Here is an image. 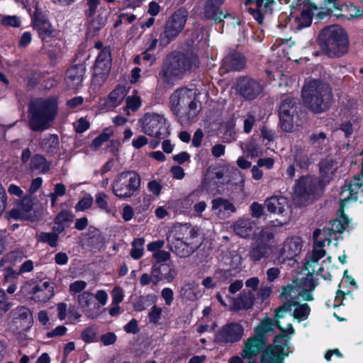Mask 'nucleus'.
<instances>
[{
  "mask_svg": "<svg viewBox=\"0 0 363 363\" xmlns=\"http://www.w3.org/2000/svg\"><path fill=\"white\" fill-rule=\"evenodd\" d=\"M141 184L140 175L134 171L120 173L113 180L112 191L122 199H128L137 195Z\"/></svg>",
  "mask_w": 363,
  "mask_h": 363,
  "instance_id": "obj_7",
  "label": "nucleus"
},
{
  "mask_svg": "<svg viewBox=\"0 0 363 363\" xmlns=\"http://www.w3.org/2000/svg\"><path fill=\"white\" fill-rule=\"evenodd\" d=\"M292 306L295 307L293 316L299 321L307 319L310 314L311 308L307 303L299 304L293 301H289L284 303L277 309L275 315L276 325L283 333L293 334L294 333L291 323H287L286 327H284L280 320V319L285 318V313L291 311Z\"/></svg>",
  "mask_w": 363,
  "mask_h": 363,
  "instance_id": "obj_10",
  "label": "nucleus"
},
{
  "mask_svg": "<svg viewBox=\"0 0 363 363\" xmlns=\"http://www.w3.org/2000/svg\"><path fill=\"white\" fill-rule=\"evenodd\" d=\"M112 303L111 305L119 304L123 300V291L119 286H116L111 291Z\"/></svg>",
  "mask_w": 363,
  "mask_h": 363,
  "instance_id": "obj_58",
  "label": "nucleus"
},
{
  "mask_svg": "<svg viewBox=\"0 0 363 363\" xmlns=\"http://www.w3.org/2000/svg\"><path fill=\"white\" fill-rule=\"evenodd\" d=\"M152 257L156 259V263L162 264V262L170 259L171 255L169 252L161 250L159 252L153 253Z\"/></svg>",
  "mask_w": 363,
  "mask_h": 363,
  "instance_id": "obj_63",
  "label": "nucleus"
},
{
  "mask_svg": "<svg viewBox=\"0 0 363 363\" xmlns=\"http://www.w3.org/2000/svg\"><path fill=\"white\" fill-rule=\"evenodd\" d=\"M59 145L58 136L55 134L45 135L40 142L41 149L48 152H53Z\"/></svg>",
  "mask_w": 363,
  "mask_h": 363,
  "instance_id": "obj_39",
  "label": "nucleus"
},
{
  "mask_svg": "<svg viewBox=\"0 0 363 363\" xmlns=\"http://www.w3.org/2000/svg\"><path fill=\"white\" fill-rule=\"evenodd\" d=\"M357 125H354L350 121H347L340 124V130L345 133L346 138H349L357 129Z\"/></svg>",
  "mask_w": 363,
  "mask_h": 363,
  "instance_id": "obj_62",
  "label": "nucleus"
},
{
  "mask_svg": "<svg viewBox=\"0 0 363 363\" xmlns=\"http://www.w3.org/2000/svg\"><path fill=\"white\" fill-rule=\"evenodd\" d=\"M11 304L7 301V296L4 290L0 289V318L10 309Z\"/></svg>",
  "mask_w": 363,
  "mask_h": 363,
  "instance_id": "obj_56",
  "label": "nucleus"
},
{
  "mask_svg": "<svg viewBox=\"0 0 363 363\" xmlns=\"http://www.w3.org/2000/svg\"><path fill=\"white\" fill-rule=\"evenodd\" d=\"M179 294L186 301H196L201 296V289L198 283L194 281H186L183 284Z\"/></svg>",
  "mask_w": 363,
  "mask_h": 363,
  "instance_id": "obj_32",
  "label": "nucleus"
},
{
  "mask_svg": "<svg viewBox=\"0 0 363 363\" xmlns=\"http://www.w3.org/2000/svg\"><path fill=\"white\" fill-rule=\"evenodd\" d=\"M340 162L333 156H328L319 162L320 179L323 184H328L335 176Z\"/></svg>",
  "mask_w": 363,
  "mask_h": 363,
  "instance_id": "obj_22",
  "label": "nucleus"
},
{
  "mask_svg": "<svg viewBox=\"0 0 363 363\" xmlns=\"http://www.w3.org/2000/svg\"><path fill=\"white\" fill-rule=\"evenodd\" d=\"M340 11V13L335 14L338 18H343L350 20L353 18L359 17L362 14V11L352 4L342 5Z\"/></svg>",
  "mask_w": 363,
  "mask_h": 363,
  "instance_id": "obj_38",
  "label": "nucleus"
},
{
  "mask_svg": "<svg viewBox=\"0 0 363 363\" xmlns=\"http://www.w3.org/2000/svg\"><path fill=\"white\" fill-rule=\"evenodd\" d=\"M57 232L45 233L42 232L38 235V240L40 242L47 243L52 247L57 245L59 236Z\"/></svg>",
  "mask_w": 363,
  "mask_h": 363,
  "instance_id": "obj_46",
  "label": "nucleus"
},
{
  "mask_svg": "<svg viewBox=\"0 0 363 363\" xmlns=\"http://www.w3.org/2000/svg\"><path fill=\"white\" fill-rule=\"evenodd\" d=\"M293 116L294 114L289 113L279 114V124L283 130L289 133L294 131Z\"/></svg>",
  "mask_w": 363,
  "mask_h": 363,
  "instance_id": "obj_49",
  "label": "nucleus"
},
{
  "mask_svg": "<svg viewBox=\"0 0 363 363\" xmlns=\"http://www.w3.org/2000/svg\"><path fill=\"white\" fill-rule=\"evenodd\" d=\"M242 148L252 158L258 157L262 153L260 145L254 140L249 141L245 147L242 146Z\"/></svg>",
  "mask_w": 363,
  "mask_h": 363,
  "instance_id": "obj_50",
  "label": "nucleus"
},
{
  "mask_svg": "<svg viewBox=\"0 0 363 363\" xmlns=\"http://www.w3.org/2000/svg\"><path fill=\"white\" fill-rule=\"evenodd\" d=\"M21 292L38 303L48 302L55 294L53 284L49 281H26L21 287Z\"/></svg>",
  "mask_w": 363,
  "mask_h": 363,
  "instance_id": "obj_12",
  "label": "nucleus"
},
{
  "mask_svg": "<svg viewBox=\"0 0 363 363\" xmlns=\"http://www.w3.org/2000/svg\"><path fill=\"white\" fill-rule=\"evenodd\" d=\"M113 134L111 128H106L103 132L94 138L91 144V148L97 150L104 143L107 142L110 137Z\"/></svg>",
  "mask_w": 363,
  "mask_h": 363,
  "instance_id": "obj_45",
  "label": "nucleus"
},
{
  "mask_svg": "<svg viewBox=\"0 0 363 363\" xmlns=\"http://www.w3.org/2000/svg\"><path fill=\"white\" fill-rule=\"evenodd\" d=\"M266 340L259 337L255 333L254 336L247 338L243 343V349L240 353L243 359H252L257 357L264 349Z\"/></svg>",
  "mask_w": 363,
  "mask_h": 363,
  "instance_id": "obj_23",
  "label": "nucleus"
},
{
  "mask_svg": "<svg viewBox=\"0 0 363 363\" xmlns=\"http://www.w3.org/2000/svg\"><path fill=\"white\" fill-rule=\"evenodd\" d=\"M294 163L301 168L306 167L308 164L307 155L301 150H296L294 153Z\"/></svg>",
  "mask_w": 363,
  "mask_h": 363,
  "instance_id": "obj_53",
  "label": "nucleus"
},
{
  "mask_svg": "<svg viewBox=\"0 0 363 363\" xmlns=\"http://www.w3.org/2000/svg\"><path fill=\"white\" fill-rule=\"evenodd\" d=\"M82 339L86 343H91L96 341V333L94 327L85 328L81 335Z\"/></svg>",
  "mask_w": 363,
  "mask_h": 363,
  "instance_id": "obj_55",
  "label": "nucleus"
},
{
  "mask_svg": "<svg viewBox=\"0 0 363 363\" xmlns=\"http://www.w3.org/2000/svg\"><path fill=\"white\" fill-rule=\"evenodd\" d=\"M198 57L194 54L171 53L164 60L158 73V82L164 86L172 87L188 72L197 67Z\"/></svg>",
  "mask_w": 363,
  "mask_h": 363,
  "instance_id": "obj_2",
  "label": "nucleus"
},
{
  "mask_svg": "<svg viewBox=\"0 0 363 363\" xmlns=\"http://www.w3.org/2000/svg\"><path fill=\"white\" fill-rule=\"evenodd\" d=\"M255 295L250 291H242L239 296L232 301L231 309L233 311L247 310L252 307Z\"/></svg>",
  "mask_w": 363,
  "mask_h": 363,
  "instance_id": "obj_31",
  "label": "nucleus"
},
{
  "mask_svg": "<svg viewBox=\"0 0 363 363\" xmlns=\"http://www.w3.org/2000/svg\"><path fill=\"white\" fill-rule=\"evenodd\" d=\"M86 72V67L84 64H78L71 67L66 73L65 81L67 86L75 89L81 86Z\"/></svg>",
  "mask_w": 363,
  "mask_h": 363,
  "instance_id": "obj_29",
  "label": "nucleus"
},
{
  "mask_svg": "<svg viewBox=\"0 0 363 363\" xmlns=\"http://www.w3.org/2000/svg\"><path fill=\"white\" fill-rule=\"evenodd\" d=\"M318 39L323 50L330 57H340L348 51V34L339 25L333 24L323 28L319 33Z\"/></svg>",
  "mask_w": 363,
  "mask_h": 363,
  "instance_id": "obj_3",
  "label": "nucleus"
},
{
  "mask_svg": "<svg viewBox=\"0 0 363 363\" xmlns=\"http://www.w3.org/2000/svg\"><path fill=\"white\" fill-rule=\"evenodd\" d=\"M322 235L320 229H316L313 233V237L314 240L313 249L310 255H308L305 259V268L309 270L312 269V273L317 272L320 276L327 279V275L323 274V267H319L317 270L315 269V264L318 262L319 259L323 258L325 255V250H324L325 243L327 242L329 245L330 242V238H320Z\"/></svg>",
  "mask_w": 363,
  "mask_h": 363,
  "instance_id": "obj_13",
  "label": "nucleus"
},
{
  "mask_svg": "<svg viewBox=\"0 0 363 363\" xmlns=\"http://www.w3.org/2000/svg\"><path fill=\"white\" fill-rule=\"evenodd\" d=\"M0 24L4 27L19 28L21 25V20L16 15L0 14Z\"/></svg>",
  "mask_w": 363,
  "mask_h": 363,
  "instance_id": "obj_47",
  "label": "nucleus"
},
{
  "mask_svg": "<svg viewBox=\"0 0 363 363\" xmlns=\"http://www.w3.org/2000/svg\"><path fill=\"white\" fill-rule=\"evenodd\" d=\"M353 201L352 200H350L346 201L344 205H342L341 200L340 199V208L339 209V212L341 213L340 216L333 220L330 224V227L324 228L322 231V236L325 238H328V236H332L333 234L338 233H342L344 230H347L349 228L350 221L348 218L343 214V208L347 203Z\"/></svg>",
  "mask_w": 363,
  "mask_h": 363,
  "instance_id": "obj_24",
  "label": "nucleus"
},
{
  "mask_svg": "<svg viewBox=\"0 0 363 363\" xmlns=\"http://www.w3.org/2000/svg\"><path fill=\"white\" fill-rule=\"evenodd\" d=\"M33 202L30 199L24 198L16 208L9 211V216L13 219L28 220L32 216Z\"/></svg>",
  "mask_w": 363,
  "mask_h": 363,
  "instance_id": "obj_30",
  "label": "nucleus"
},
{
  "mask_svg": "<svg viewBox=\"0 0 363 363\" xmlns=\"http://www.w3.org/2000/svg\"><path fill=\"white\" fill-rule=\"evenodd\" d=\"M50 164L41 155H35L30 159L29 169L39 174H45L50 169Z\"/></svg>",
  "mask_w": 363,
  "mask_h": 363,
  "instance_id": "obj_37",
  "label": "nucleus"
},
{
  "mask_svg": "<svg viewBox=\"0 0 363 363\" xmlns=\"http://www.w3.org/2000/svg\"><path fill=\"white\" fill-rule=\"evenodd\" d=\"M273 0H245L246 10L261 23L264 14L272 13Z\"/></svg>",
  "mask_w": 363,
  "mask_h": 363,
  "instance_id": "obj_19",
  "label": "nucleus"
},
{
  "mask_svg": "<svg viewBox=\"0 0 363 363\" xmlns=\"http://www.w3.org/2000/svg\"><path fill=\"white\" fill-rule=\"evenodd\" d=\"M318 187V181L316 177H302L296 183L294 193L297 196L307 199L316 194Z\"/></svg>",
  "mask_w": 363,
  "mask_h": 363,
  "instance_id": "obj_20",
  "label": "nucleus"
},
{
  "mask_svg": "<svg viewBox=\"0 0 363 363\" xmlns=\"http://www.w3.org/2000/svg\"><path fill=\"white\" fill-rule=\"evenodd\" d=\"M244 335V328L238 323H228L220 328L215 336V340L220 344H233L239 342Z\"/></svg>",
  "mask_w": 363,
  "mask_h": 363,
  "instance_id": "obj_17",
  "label": "nucleus"
},
{
  "mask_svg": "<svg viewBox=\"0 0 363 363\" xmlns=\"http://www.w3.org/2000/svg\"><path fill=\"white\" fill-rule=\"evenodd\" d=\"M250 211L252 217L255 218H259L262 217L264 213V207L262 204L257 202H253L250 206Z\"/></svg>",
  "mask_w": 363,
  "mask_h": 363,
  "instance_id": "obj_61",
  "label": "nucleus"
},
{
  "mask_svg": "<svg viewBox=\"0 0 363 363\" xmlns=\"http://www.w3.org/2000/svg\"><path fill=\"white\" fill-rule=\"evenodd\" d=\"M127 95V90L124 86H118L113 90L108 99V104L113 107L121 104Z\"/></svg>",
  "mask_w": 363,
  "mask_h": 363,
  "instance_id": "obj_40",
  "label": "nucleus"
},
{
  "mask_svg": "<svg viewBox=\"0 0 363 363\" xmlns=\"http://www.w3.org/2000/svg\"><path fill=\"white\" fill-rule=\"evenodd\" d=\"M85 6L84 14L87 21L88 30L96 34L106 25L109 13L101 6V0H85Z\"/></svg>",
  "mask_w": 363,
  "mask_h": 363,
  "instance_id": "obj_11",
  "label": "nucleus"
},
{
  "mask_svg": "<svg viewBox=\"0 0 363 363\" xmlns=\"http://www.w3.org/2000/svg\"><path fill=\"white\" fill-rule=\"evenodd\" d=\"M166 240L169 250L180 258L190 257L201 245L199 228L187 223L174 226Z\"/></svg>",
  "mask_w": 363,
  "mask_h": 363,
  "instance_id": "obj_1",
  "label": "nucleus"
},
{
  "mask_svg": "<svg viewBox=\"0 0 363 363\" xmlns=\"http://www.w3.org/2000/svg\"><path fill=\"white\" fill-rule=\"evenodd\" d=\"M211 203L212 211H215L220 217L229 216L230 213L236 211L233 203L226 199L216 198L212 200Z\"/></svg>",
  "mask_w": 363,
  "mask_h": 363,
  "instance_id": "obj_33",
  "label": "nucleus"
},
{
  "mask_svg": "<svg viewBox=\"0 0 363 363\" xmlns=\"http://www.w3.org/2000/svg\"><path fill=\"white\" fill-rule=\"evenodd\" d=\"M92 203L93 198L91 195H88L78 201L76 204L75 209L78 211H82L90 208Z\"/></svg>",
  "mask_w": 363,
  "mask_h": 363,
  "instance_id": "obj_57",
  "label": "nucleus"
},
{
  "mask_svg": "<svg viewBox=\"0 0 363 363\" xmlns=\"http://www.w3.org/2000/svg\"><path fill=\"white\" fill-rule=\"evenodd\" d=\"M143 133L158 139H164L170 134L169 124L164 114L146 113L138 121Z\"/></svg>",
  "mask_w": 363,
  "mask_h": 363,
  "instance_id": "obj_8",
  "label": "nucleus"
},
{
  "mask_svg": "<svg viewBox=\"0 0 363 363\" xmlns=\"http://www.w3.org/2000/svg\"><path fill=\"white\" fill-rule=\"evenodd\" d=\"M93 298V294L89 291H83L78 296L79 305L84 310H86L91 305Z\"/></svg>",
  "mask_w": 363,
  "mask_h": 363,
  "instance_id": "obj_54",
  "label": "nucleus"
},
{
  "mask_svg": "<svg viewBox=\"0 0 363 363\" xmlns=\"http://www.w3.org/2000/svg\"><path fill=\"white\" fill-rule=\"evenodd\" d=\"M73 214L68 211H62L55 218L53 231L61 233L68 228L73 220Z\"/></svg>",
  "mask_w": 363,
  "mask_h": 363,
  "instance_id": "obj_36",
  "label": "nucleus"
},
{
  "mask_svg": "<svg viewBox=\"0 0 363 363\" xmlns=\"http://www.w3.org/2000/svg\"><path fill=\"white\" fill-rule=\"evenodd\" d=\"M297 103V99L292 98L290 96H284V98L281 99V104L279 107V114H294Z\"/></svg>",
  "mask_w": 363,
  "mask_h": 363,
  "instance_id": "obj_44",
  "label": "nucleus"
},
{
  "mask_svg": "<svg viewBox=\"0 0 363 363\" xmlns=\"http://www.w3.org/2000/svg\"><path fill=\"white\" fill-rule=\"evenodd\" d=\"M235 90L238 95L244 99L252 101L262 93L263 86L260 82L244 76L237 79Z\"/></svg>",
  "mask_w": 363,
  "mask_h": 363,
  "instance_id": "obj_16",
  "label": "nucleus"
},
{
  "mask_svg": "<svg viewBox=\"0 0 363 363\" xmlns=\"http://www.w3.org/2000/svg\"><path fill=\"white\" fill-rule=\"evenodd\" d=\"M246 59L240 52H230L223 60L220 71H240L245 67Z\"/></svg>",
  "mask_w": 363,
  "mask_h": 363,
  "instance_id": "obj_26",
  "label": "nucleus"
},
{
  "mask_svg": "<svg viewBox=\"0 0 363 363\" xmlns=\"http://www.w3.org/2000/svg\"><path fill=\"white\" fill-rule=\"evenodd\" d=\"M302 98L310 110L314 113H321L330 107L333 94L328 84L313 79L308 81L303 87Z\"/></svg>",
  "mask_w": 363,
  "mask_h": 363,
  "instance_id": "obj_5",
  "label": "nucleus"
},
{
  "mask_svg": "<svg viewBox=\"0 0 363 363\" xmlns=\"http://www.w3.org/2000/svg\"><path fill=\"white\" fill-rule=\"evenodd\" d=\"M272 251V247L269 244H261L256 242L252 244L248 255L253 262H258L263 258L267 257Z\"/></svg>",
  "mask_w": 363,
  "mask_h": 363,
  "instance_id": "obj_35",
  "label": "nucleus"
},
{
  "mask_svg": "<svg viewBox=\"0 0 363 363\" xmlns=\"http://www.w3.org/2000/svg\"><path fill=\"white\" fill-rule=\"evenodd\" d=\"M86 282L82 280H77L70 284L69 290L71 294L82 292L86 287Z\"/></svg>",
  "mask_w": 363,
  "mask_h": 363,
  "instance_id": "obj_60",
  "label": "nucleus"
},
{
  "mask_svg": "<svg viewBox=\"0 0 363 363\" xmlns=\"http://www.w3.org/2000/svg\"><path fill=\"white\" fill-rule=\"evenodd\" d=\"M274 325L271 319L263 320L255 330V333L265 340V335L269 332H273Z\"/></svg>",
  "mask_w": 363,
  "mask_h": 363,
  "instance_id": "obj_48",
  "label": "nucleus"
},
{
  "mask_svg": "<svg viewBox=\"0 0 363 363\" xmlns=\"http://www.w3.org/2000/svg\"><path fill=\"white\" fill-rule=\"evenodd\" d=\"M172 110L182 125L191 123L199 113L196 94L189 89H177L170 96Z\"/></svg>",
  "mask_w": 363,
  "mask_h": 363,
  "instance_id": "obj_4",
  "label": "nucleus"
},
{
  "mask_svg": "<svg viewBox=\"0 0 363 363\" xmlns=\"http://www.w3.org/2000/svg\"><path fill=\"white\" fill-rule=\"evenodd\" d=\"M57 113L55 99H38L32 102L28 109V125L33 131L48 129Z\"/></svg>",
  "mask_w": 363,
  "mask_h": 363,
  "instance_id": "obj_6",
  "label": "nucleus"
},
{
  "mask_svg": "<svg viewBox=\"0 0 363 363\" xmlns=\"http://www.w3.org/2000/svg\"><path fill=\"white\" fill-rule=\"evenodd\" d=\"M257 228V223L248 217L238 218L233 225V230L235 235L242 238H250L254 234Z\"/></svg>",
  "mask_w": 363,
  "mask_h": 363,
  "instance_id": "obj_28",
  "label": "nucleus"
},
{
  "mask_svg": "<svg viewBox=\"0 0 363 363\" xmlns=\"http://www.w3.org/2000/svg\"><path fill=\"white\" fill-rule=\"evenodd\" d=\"M203 16L206 18L219 21L222 20V17H225V16L223 15L222 10L218 6H214V4L209 1H207L205 4Z\"/></svg>",
  "mask_w": 363,
  "mask_h": 363,
  "instance_id": "obj_41",
  "label": "nucleus"
},
{
  "mask_svg": "<svg viewBox=\"0 0 363 363\" xmlns=\"http://www.w3.org/2000/svg\"><path fill=\"white\" fill-rule=\"evenodd\" d=\"M289 337L279 335L274 339V345L267 347L261 356V363H282L284 356L289 353Z\"/></svg>",
  "mask_w": 363,
  "mask_h": 363,
  "instance_id": "obj_14",
  "label": "nucleus"
},
{
  "mask_svg": "<svg viewBox=\"0 0 363 363\" xmlns=\"http://www.w3.org/2000/svg\"><path fill=\"white\" fill-rule=\"evenodd\" d=\"M74 128L77 133H82L89 128V122L84 118H79L74 124Z\"/></svg>",
  "mask_w": 363,
  "mask_h": 363,
  "instance_id": "obj_64",
  "label": "nucleus"
},
{
  "mask_svg": "<svg viewBox=\"0 0 363 363\" xmlns=\"http://www.w3.org/2000/svg\"><path fill=\"white\" fill-rule=\"evenodd\" d=\"M274 238V231L273 226H264L260 231L255 235V242L261 244H268Z\"/></svg>",
  "mask_w": 363,
  "mask_h": 363,
  "instance_id": "obj_43",
  "label": "nucleus"
},
{
  "mask_svg": "<svg viewBox=\"0 0 363 363\" xmlns=\"http://www.w3.org/2000/svg\"><path fill=\"white\" fill-rule=\"evenodd\" d=\"M162 312V310L161 308H159L157 306H153L148 314L150 322L157 324L161 318Z\"/></svg>",
  "mask_w": 363,
  "mask_h": 363,
  "instance_id": "obj_59",
  "label": "nucleus"
},
{
  "mask_svg": "<svg viewBox=\"0 0 363 363\" xmlns=\"http://www.w3.org/2000/svg\"><path fill=\"white\" fill-rule=\"evenodd\" d=\"M141 106V99L138 96V91L134 90L133 95L126 99V107L133 111H137Z\"/></svg>",
  "mask_w": 363,
  "mask_h": 363,
  "instance_id": "obj_52",
  "label": "nucleus"
},
{
  "mask_svg": "<svg viewBox=\"0 0 363 363\" xmlns=\"http://www.w3.org/2000/svg\"><path fill=\"white\" fill-rule=\"evenodd\" d=\"M265 206L269 212L281 216V220L272 221L273 226H282L289 223L291 218V211L288 199L283 196H273L265 201Z\"/></svg>",
  "mask_w": 363,
  "mask_h": 363,
  "instance_id": "obj_15",
  "label": "nucleus"
},
{
  "mask_svg": "<svg viewBox=\"0 0 363 363\" xmlns=\"http://www.w3.org/2000/svg\"><path fill=\"white\" fill-rule=\"evenodd\" d=\"M145 242V240L144 238H135L131 242V250L130 251V255L133 259L138 260L144 255Z\"/></svg>",
  "mask_w": 363,
  "mask_h": 363,
  "instance_id": "obj_42",
  "label": "nucleus"
},
{
  "mask_svg": "<svg viewBox=\"0 0 363 363\" xmlns=\"http://www.w3.org/2000/svg\"><path fill=\"white\" fill-rule=\"evenodd\" d=\"M311 143L315 147H321L325 145L328 140L327 139L326 134L323 132L313 133L310 136Z\"/></svg>",
  "mask_w": 363,
  "mask_h": 363,
  "instance_id": "obj_51",
  "label": "nucleus"
},
{
  "mask_svg": "<svg viewBox=\"0 0 363 363\" xmlns=\"http://www.w3.org/2000/svg\"><path fill=\"white\" fill-rule=\"evenodd\" d=\"M302 248L299 238H290L286 239L282 247L279 250L277 255L274 259V264H281L287 259H291L298 255Z\"/></svg>",
  "mask_w": 363,
  "mask_h": 363,
  "instance_id": "obj_18",
  "label": "nucleus"
},
{
  "mask_svg": "<svg viewBox=\"0 0 363 363\" xmlns=\"http://www.w3.org/2000/svg\"><path fill=\"white\" fill-rule=\"evenodd\" d=\"M111 62H101L95 61L92 83L96 86H101L106 81L111 70Z\"/></svg>",
  "mask_w": 363,
  "mask_h": 363,
  "instance_id": "obj_34",
  "label": "nucleus"
},
{
  "mask_svg": "<svg viewBox=\"0 0 363 363\" xmlns=\"http://www.w3.org/2000/svg\"><path fill=\"white\" fill-rule=\"evenodd\" d=\"M322 6H318L315 4H311L303 7L302 11L299 16L296 17L294 23L296 28L301 30L302 28L308 27L312 22V17L315 15V12L317 11V15L321 13H326V12L318 11V10L323 9Z\"/></svg>",
  "mask_w": 363,
  "mask_h": 363,
  "instance_id": "obj_27",
  "label": "nucleus"
},
{
  "mask_svg": "<svg viewBox=\"0 0 363 363\" xmlns=\"http://www.w3.org/2000/svg\"><path fill=\"white\" fill-rule=\"evenodd\" d=\"M152 284L157 285L160 281L172 282L177 275L175 269L166 264L155 263L152 266Z\"/></svg>",
  "mask_w": 363,
  "mask_h": 363,
  "instance_id": "obj_25",
  "label": "nucleus"
},
{
  "mask_svg": "<svg viewBox=\"0 0 363 363\" xmlns=\"http://www.w3.org/2000/svg\"><path fill=\"white\" fill-rule=\"evenodd\" d=\"M187 17L188 12L184 9H179L172 14L160 35V47L164 48L179 35L184 28Z\"/></svg>",
  "mask_w": 363,
  "mask_h": 363,
  "instance_id": "obj_9",
  "label": "nucleus"
},
{
  "mask_svg": "<svg viewBox=\"0 0 363 363\" xmlns=\"http://www.w3.org/2000/svg\"><path fill=\"white\" fill-rule=\"evenodd\" d=\"M32 24L42 40L50 38L54 35L55 29L45 14L37 8L32 17Z\"/></svg>",
  "mask_w": 363,
  "mask_h": 363,
  "instance_id": "obj_21",
  "label": "nucleus"
}]
</instances>
